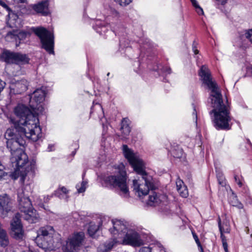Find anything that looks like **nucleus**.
Instances as JSON below:
<instances>
[{
	"instance_id": "6e6552de",
	"label": "nucleus",
	"mask_w": 252,
	"mask_h": 252,
	"mask_svg": "<svg viewBox=\"0 0 252 252\" xmlns=\"http://www.w3.org/2000/svg\"><path fill=\"white\" fill-rule=\"evenodd\" d=\"M53 228L51 226L41 227L38 231L35 241L39 247L45 251L54 249L53 239Z\"/></svg>"
},
{
	"instance_id": "e433bc0d",
	"label": "nucleus",
	"mask_w": 252,
	"mask_h": 252,
	"mask_svg": "<svg viewBox=\"0 0 252 252\" xmlns=\"http://www.w3.org/2000/svg\"><path fill=\"white\" fill-rule=\"evenodd\" d=\"M28 34V32L22 31L18 33V37L19 38H25Z\"/></svg>"
},
{
	"instance_id": "6ab92c4d",
	"label": "nucleus",
	"mask_w": 252,
	"mask_h": 252,
	"mask_svg": "<svg viewBox=\"0 0 252 252\" xmlns=\"http://www.w3.org/2000/svg\"><path fill=\"white\" fill-rule=\"evenodd\" d=\"M48 6L49 2L46 0L34 4L32 6V8L36 12L41 13L43 15L46 16L49 13Z\"/></svg>"
},
{
	"instance_id": "473e14b6",
	"label": "nucleus",
	"mask_w": 252,
	"mask_h": 252,
	"mask_svg": "<svg viewBox=\"0 0 252 252\" xmlns=\"http://www.w3.org/2000/svg\"><path fill=\"white\" fill-rule=\"evenodd\" d=\"M172 154L174 157L180 158L183 156V152L182 149H179L178 152L176 150L173 151Z\"/></svg>"
},
{
	"instance_id": "f704fd0d",
	"label": "nucleus",
	"mask_w": 252,
	"mask_h": 252,
	"mask_svg": "<svg viewBox=\"0 0 252 252\" xmlns=\"http://www.w3.org/2000/svg\"><path fill=\"white\" fill-rule=\"evenodd\" d=\"M60 190L62 191L64 194L67 193V192L68 191L67 189L65 187H63L61 188L60 189L56 191L55 193V195H57V196H58L60 198H61V195L59 194V192Z\"/></svg>"
},
{
	"instance_id": "a18cd8bd",
	"label": "nucleus",
	"mask_w": 252,
	"mask_h": 252,
	"mask_svg": "<svg viewBox=\"0 0 252 252\" xmlns=\"http://www.w3.org/2000/svg\"><path fill=\"white\" fill-rule=\"evenodd\" d=\"M17 3H25L26 2V0H14Z\"/></svg>"
},
{
	"instance_id": "4468645a",
	"label": "nucleus",
	"mask_w": 252,
	"mask_h": 252,
	"mask_svg": "<svg viewBox=\"0 0 252 252\" xmlns=\"http://www.w3.org/2000/svg\"><path fill=\"white\" fill-rule=\"evenodd\" d=\"M17 195L19 209L22 213H26L29 209L32 208L29 196L25 194L24 191L22 189H18Z\"/></svg>"
},
{
	"instance_id": "9b49d317",
	"label": "nucleus",
	"mask_w": 252,
	"mask_h": 252,
	"mask_svg": "<svg viewBox=\"0 0 252 252\" xmlns=\"http://www.w3.org/2000/svg\"><path fill=\"white\" fill-rule=\"evenodd\" d=\"M46 94L45 90L42 88L37 89L31 96L30 105L33 111L37 114H39L37 111H39V113L43 111V108L40 103L44 100Z\"/></svg>"
},
{
	"instance_id": "7ed1b4c3",
	"label": "nucleus",
	"mask_w": 252,
	"mask_h": 252,
	"mask_svg": "<svg viewBox=\"0 0 252 252\" xmlns=\"http://www.w3.org/2000/svg\"><path fill=\"white\" fill-rule=\"evenodd\" d=\"M15 114L19 118L15 129L33 141L41 137V128L37 116L26 105H18L14 109Z\"/></svg>"
},
{
	"instance_id": "72a5a7b5",
	"label": "nucleus",
	"mask_w": 252,
	"mask_h": 252,
	"mask_svg": "<svg viewBox=\"0 0 252 252\" xmlns=\"http://www.w3.org/2000/svg\"><path fill=\"white\" fill-rule=\"evenodd\" d=\"M219 230H220V226H221V227H222L224 230H226L227 229H228V232L227 233H229V231H230V229L228 227V226L227 225L226 223H222L221 224V222H220V219L219 218Z\"/></svg>"
},
{
	"instance_id": "ddd939ff",
	"label": "nucleus",
	"mask_w": 252,
	"mask_h": 252,
	"mask_svg": "<svg viewBox=\"0 0 252 252\" xmlns=\"http://www.w3.org/2000/svg\"><path fill=\"white\" fill-rule=\"evenodd\" d=\"M120 241L124 245H129L133 246H139L142 244V241L139 235L135 230L128 229L122 236H119Z\"/></svg>"
},
{
	"instance_id": "4c0bfd02",
	"label": "nucleus",
	"mask_w": 252,
	"mask_h": 252,
	"mask_svg": "<svg viewBox=\"0 0 252 252\" xmlns=\"http://www.w3.org/2000/svg\"><path fill=\"white\" fill-rule=\"evenodd\" d=\"M192 233L193 237L196 244L197 245V246H200L201 243L199 241L198 236L194 232H192Z\"/></svg>"
},
{
	"instance_id": "c03bdc74",
	"label": "nucleus",
	"mask_w": 252,
	"mask_h": 252,
	"mask_svg": "<svg viewBox=\"0 0 252 252\" xmlns=\"http://www.w3.org/2000/svg\"><path fill=\"white\" fill-rule=\"evenodd\" d=\"M192 50L193 51V52L194 53V54L195 55L197 54L199 52L198 50L196 49V48L195 46L193 47Z\"/></svg>"
},
{
	"instance_id": "c85d7f7f",
	"label": "nucleus",
	"mask_w": 252,
	"mask_h": 252,
	"mask_svg": "<svg viewBox=\"0 0 252 252\" xmlns=\"http://www.w3.org/2000/svg\"><path fill=\"white\" fill-rule=\"evenodd\" d=\"M86 182L85 181L82 182V183L80 184H77L76 185V188L77 189L78 192L79 193H82L85 191L86 189Z\"/></svg>"
},
{
	"instance_id": "7c9ffc66",
	"label": "nucleus",
	"mask_w": 252,
	"mask_h": 252,
	"mask_svg": "<svg viewBox=\"0 0 252 252\" xmlns=\"http://www.w3.org/2000/svg\"><path fill=\"white\" fill-rule=\"evenodd\" d=\"M122 6H126L131 2L132 0H114Z\"/></svg>"
},
{
	"instance_id": "de8ad7c7",
	"label": "nucleus",
	"mask_w": 252,
	"mask_h": 252,
	"mask_svg": "<svg viewBox=\"0 0 252 252\" xmlns=\"http://www.w3.org/2000/svg\"><path fill=\"white\" fill-rule=\"evenodd\" d=\"M198 247L199 248V250L200 251V252H204L203 248H202V247L201 244H200V246H198Z\"/></svg>"
},
{
	"instance_id": "0eeeda50",
	"label": "nucleus",
	"mask_w": 252,
	"mask_h": 252,
	"mask_svg": "<svg viewBox=\"0 0 252 252\" xmlns=\"http://www.w3.org/2000/svg\"><path fill=\"white\" fill-rule=\"evenodd\" d=\"M1 61L8 64H16L19 66L29 63L30 59L26 54L4 49L0 54Z\"/></svg>"
},
{
	"instance_id": "2eb2a0df",
	"label": "nucleus",
	"mask_w": 252,
	"mask_h": 252,
	"mask_svg": "<svg viewBox=\"0 0 252 252\" xmlns=\"http://www.w3.org/2000/svg\"><path fill=\"white\" fill-rule=\"evenodd\" d=\"M0 208L3 217H5L11 209V201L7 194L0 195Z\"/></svg>"
},
{
	"instance_id": "393cba45",
	"label": "nucleus",
	"mask_w": 252,
	"mask_h": 252,
	"mask_svg": "<svg viewBox=\"0 0 252 252\" xmlns=\"http://www.w3.org/2000/svg\"><path fill=\"white\" fill-rule=\"evenodd\" d=\"M228 229H227L226 230H224L221 226H220V238L221 240V242L222 243V246L224 249L225 252H228V245L227 243V240L226 237L223 235V232H228Z\"/></svg>"
},
{
	"instance_id": "58836bf2",
	"label": "nucleus",
	"mask_w": 252,
	"mask_h": 252,
	"mask_svg": "<svg viewBox=\"0 0 252 252\" xmlns=\"http://www.w3.org/2000/svg\"><path fill=\"white\" fill-rule=\"evenodd\" d=\"M193 112H192L193 119L195 121V123L197 124V112H196L195 107L194 106V105H193Z\"/></svg>"
},
{
	"instance_id": "dca6fc26",
	"label": "nucleus",
	"mask_w": 252,
	"mask_h": 252,
	"mask_svg": "<svg viewBox=\"0 0 252 252\" xmlns=\"http://www.w3.org/2000/svg\"><path fill=\"white\" fill-rule=\"evenodd\" d=\"M111 223L113 224V229H110V231L114 235L118 233V235L121 236L124 233V231H126L128 229L126 224L121 220H112Z\"/></svg>"
},
{
	"instance_id": "37998d69",
	"label": "nucleus",
	"mask_w": 252,
	"mask_h": 252,
	"mask_svg": "<svg viewBox=\"0 0 252 252\" xmlns=\"http://www.w3.org/2000/svg\"><path fill=\"white\" fill-rule=\"evenodd\" d=\"M164 71L167 74H170L171 73V69L170 67H166L164 69Z\"/></svg>"
},
{
	"instance_id": "603ef678",
	"label": "nucleus",
	"mask_w": 252,
	"mask_h": 252,
	"mask_svg": "<svg viewBox=\"0 0 252 252\" xmlns=\"http://www.w3.org/2000/svg\"><path fill=\"white\" fill-rule=\"evenodd\" d=\"M109 74H110V73H107V76H109Z\"/></svg>"
},
{
	"instance_id": "b1692460",
	"label": "nucleus",
	"mask_w": 252,
	"mask_h": 252,
	"mask_svg": "<svg viewBox=\"0 0 252 252\" xmlns=\"http://www.w3.org/2000/svg\"><path fill=\"white\" fill-rule=\"evenodd\" d=\"M116 243L117 241L114 239L106 242L104 245L99 246L98 252H109Z\"/></svg>"
},
{
	"instance_id": "8fccbe9b",
	"label": "nucleus",
	"mask_w": 252,
	"mask_h": 252,
	"mask_svg": "<svg viewBox=\"0 0 252 252\" xmlns=\"http://www.w3.org/2000/svg\"><path fill=\"white\" fill-rule=\"evenodd\" d=\"M238 207H239V208H243V205H242V204H239V206H238Z\"/></svg>"
},
{
	"instance_id": "09e8293b",
	"label": "nucleus",
	"mask_w": 252,
	"mask_h": 252,
	"mask_svg": "<svg viewBox=\"0 0 252 252\" xmlns=\"http://www.w3.org/2000/svg\"><path fill=\"white\" fill-rule=\"evenodd\" d=\"M190 0L191 1V3H192V4H195V3L196 2H197V1L196 0Z\"/></svg>"
},
{
	"instance_id": "5701e85b",
	"label": "nucleus",
	"mask_w": 252,
	"mask_h": 252,
	"mask_svg": "<svg viewBox=\"0 0 252 252\" xmlns=\"http://www.w3.org/2000/svg\"><path fill=\"white\" fill-rule=\"evenodd\" d=\"M9 244V236L3 229L0 231V247L5 248Z\"/></svg>"
},
{
	"instance_id": "864d4df0",
	"label": "nucleus",
	"mask_w": 252,
	"mask_h": 252,
	"mask_svg": "<svg viewBox=\"0 0 252 252\" xmlns=\"http://www.w3.org/2000/svg\"><path fill=\"white\" fill-rule=\"evenodd\" d=\"M233 206H236V204H232Z\"/></svg>"
},
{
	"instance_id": "f3484780",
	"label": "nucleus",
	"mask_w": 252,
	"mask_h": 252,
	"mask_svg": "<svg viewBox=\"0 0 252 252\" xmlns=\"http://www.w3.org/2000/svg\"><path fill=\"white\" fill-rule=\"evenodd\" d=\"M7 25L11 28L18 29L22 27L21 20L18 15L13 12L8 14Z\"/></svg>"
},
{
	"instance_id": "4be33fe9",
	"label": "nucleus",
	"mask_w": 252,
	"mask_h": 252,
	"mask_svg": "<svg viewBox=\"0 0 252 252\" xmlns=\"http://www.w3.org/2000/svg\"><path fill=\"white\" fill-rule=\"evenodd\" d=\"M129 120L127 118H124L122 120L121 122V130L122 131L123 134H124V136L125 137L126 136L129 135L131 129L129 126Z\"/></svg>"
},
{
	"instance_id": "9d476101",
	"label": "nucleus",
	"mask_w": 252,
	"mask_h": 252,
	"mask_svg": "<svg viewBox=\"0 0 252 252\" xmlns=\"http://www.w3.org/2000/svg\"><path fill=\"white\" fill-rule=\"evenodd\" d=\"M33 32L40 40L42 48L49 54H54V36L52 32L43 27L33 28Z\"/></svg>"
},
{
	"instance_id": "f03ea898",
	"label": "nucleus",
	"mask_w": 252,
	"mask_h": 252,
	"mask_svg": "<svg viewBox=\"0 0 252 252\" xmlns=\"http://www.w3.org/2000/svg\"><path fill=\"white\" fill-rule=\"evenodd\" d=\"M123 151L125 157L132 166L134 170L142 176V181L133 180V190L139 197L146 195L149 192L150 189H152L153 188V184L152 182V177L145 171L144 163L137 154L129 149L126 145L123 146Z\"/></svg>"
},
{
	"instance_id": "49530a36",
	"label": "nucleus",
	"mask_w": 252,
	"mask_h": 252,
	"mask_svg": "<svg viewBox=\"0 0 252 252\" xmlns=\"http://www.w3.org/2000/svg\"><path fill=\"white\" fill-rule=\"evenodd\" d=\"M0 4L4 7L6 8L7 9V10H9V8L7 6V5L4 3V2H0Z\"/></svg>"
},
{
	"instance_id": "3c124183",
	"label": "nucleus",
	"mask_w": 252,
	"mask_h": 252,
	"mask_svg": "<svg viewBox=\"0 0 252 252\" xmlns=\"http://www.w3.org/2000/svg\"><path fill=\"white\" fill-rule=\"evenodd\" d=\"M101 32H102V31H100H100H97V32H100V33H101Z\"/></svg>"
},
{
	"instance_id": "ea45409f",
	"label": "nucleus",
	"mask_w": 252,
	"mask_h": 252,
	"mask_svg": "<svg viewBox=\"0 0 252 252\" xmlns=\"http://www.w3.org/2000/svg\"><path fill=\"white\" fill-rule=\"evenodd\" d=\"M247 72L248 74L252 75V65H250L247 67Z\"/></svg>"
},
{
	"instance_id": "a878e982",
	"label": "nucleus",
	"mask_w": 252,
	"mask_h": 252,
	"mask_svg": "<svg viewBox=\"0 0 252 252\" xmlns=\"http://www.w3.org/2000/svg\"><path fill=\"white\" fill-rule=\"evenodd\" d=\"M18 37V31L17 30H13L8 32L5 36V40L8 42H10L13 40H16Z\"/></svg>"
},
{
	"instance_id": "2f4dec72",
	"label": "nucleus",
	"mask_w": 252,
	"mask_h": 252,
	"mask_svg": "<svg viewBox=\"0 0 252 252\" xmlns=\"http://www.w3.org/2000/svg\"><path fill=\"white\" fill-rule=\"evenodd\" d=\"M193 6L195 8V10L196 12L199 15H203L204 12L203 10V9L199 6V5L198 4L197 1L195 3V4H192Z\"/></svg>"
},
{
	"instance_id": "a19ab883",
	"label": "nucleus",
	"mask_w": 252,
	"mask_h": 252,
	"mask_svg": "<svg viewBox=\"0 0 252 252\" xmlns=\"http://www.w3.org/2000/svg\"><path fill=\"white\" fill-rule=\"evenodd\" d=\"M5 86V83L0 79V92L4 89Z\"/></svg>"
},
{
	"instance_id": "aec40b11",
	"label": "nucleus",
	"mask_w": 252,
	"mask_h": 252,
	"mask_svg": "<svg viewBox=\"0 0 252 252\" xmlns=\"http://www.w3.org/2000/svg\"><path fill=\"white\" fill-rule=\"evenodd\" d=\"M165 196L160 194H158L154 191H152L149 196L147 203L149 206H156L160 204Z\"/></svg>"
},
{
	"instance_id": "79ce46f5",
	"label": "nucleus",
	"mask_w": 252,
	"mask_h": 252,
	"mask_svg": "<svg viewBox=\"0 0 252 252\" xmlns=\"http://www.w3.org/2000/svg\"><path fill=\"white\" fill-rule=\"evenodd\" d=\"M140 252H151V250L148 248H144L140 250Z\"/></svg>"
},
{
	"instance_id": "f257e3e1",
	"label": "nucleus",
	"mask_w": 252,
	"mask_h": 252,
	"mask_svg": "<svg viewBox=\"0 0 252 252\" xmlns=\"http://www.w3.org/2000/svg\"><path fill=\"white\" fill-rule=\"evenodd\" d=\"M199 75L203 83L211 91L209 98L213 109L210 112V114H213L212 121L214 127L217 130H229L231 127L229 106L223 103L218 85L213 80L211 72L206 66H202Z\"/></svg>"
},
{
	"instance_id": "20e7f679",
	"label": "nucleus",
	"mask_w": 252,
	"mask_h": 252,
	"mask_svg": "<svg viewBox=\"0 0 252 252\" xmlns=\"http://www.w3.org/2000/svg\"><path fill=\"white\" fill-rule=\"evenodd\" d=\"M118 174L111 175L104 179L106 186L113 187L120 190V193L124 197L129 196V189L126 184V173L125 167L123 163L118 166Z\"/></svg>"
},
{
	"instance_id": "412c9836",
	"label": "nucleus",
	"mask_w": 252,
	"mask_h": 252,
	"mask_svg": "<svg viewBox=\"0 0 252 252\" xmlns=\"http://www.w3.org/2000/svg\"><path fill=\"white\" fill-rule=\"evenodd\" d=\"M176 187L179 193L182 197L186 198L188 196V189L182 180H179L176 182Z\"/></svg>"
},
{
	"instance_id": "c9c22d12",
	"label": "nucleus",
	"mask_w": 252,
	"mask_h": 252,
	"mask_svg": "<svg viewBox=\"0 0 252 252\" xmlns=\"http://www.w3.org/2000/svg\"><path fill=\"white\" fill-rule=\"evenodd\" d=\"M246 37L252 43V29L250 30L245 34Z\"/></svg>"
},
{
	"instance_id": "1a4fd4ad",
	"label": "nucleus",
	"mask_w": 252,
	"mask_h": 252,
	"mask_svg": "<svg viewBox=\"0 0 252 252\" xmlns=\"http://www.w3.org/2000/svg\"><path fill=\"white\" fill-rule=\"evenodd\" d=\"M14 132L11 129H7L5 134V137L6 141L7 148L9 149L11 155L13 152H15L18 150H22L20 147H24L26 144L24 138H28L24 135L22 133L16 131ZM29 139H30L29 138Z\"/></svg>"
},
{
	"instance_id": "f8f14e48",
	"label": "nucleus",
	"mask_w": 252,
	"mask_h": 252,
	"mask_svg": "<svg viewBox=\"0 0 252 252\" xmlns=\"http://www.w3.org/2000/svg\"><path fill=\"white\" fill-rule=\"evenodd\" d=\"M85 234L83 232L74 233L66 241L67 252H75L83 245Z\"/></svg>"
},
{
	"instance_id": "a211bd4d",
	"label": "nucleus",
	"mask_w": 252,
	"mask_h": 252,
	"mask_svg": "<svg viewBox=\"0 0 252 252\" xmlns=\"http://www.w3.org/2000/svg\"><path fill=\"white\" fill-rule=\"evenodd\" d=\"M28 85V81L26 80L22 79L17 81L15 84L12 85L10 89L13 90L14 93L20 94L27 90Z\"/></svg>"
},
{
	"instance_id": "bb28decb",
	"label": "nucleus",
	"mask_w": 252,
	"mask_h": 252,
	"mask_svg": "<svg viewBox=\"0 0 252 252\" xmlns=\"http://www.w3.org/2000/svg\"><path fill=\"white\" fill-rule=\"evenodd\" d=\"M98 229V225L91 222L88 229V233L91 236H93L95 232L97 231Z\"/></svg>"
},
{
	"instance_id": "39448f33",
	"label": "nucleus",
	"mask_w": 252,
	"mask_h": 252,
	"mask_svg": "<svg viewBox=\"0 0 252 252\" xmlns=\"http://www.w3.org/2000/svg\"><path fill=\"white\" fill-rule=\"evenodd\" d=\"M23 213L21 215L19 213L16 214L11 222V235L16 239H22L24 234L20 220L21 217L30 223H36L39 220L38 214L33 208Z\"/></svg>"
},
{
	"instance_id": "cd10ccee",
	"label": "nucleus",
	"mask_w": 252,
	"mask_h": 252,
	"mask_svg": "<svg viewBox=\"0 0 252 252\" xmlns=\"http://www.w3.org/2000/svg\"><path fill=\"white\" fill-rule=\"evenodd\" d=\"M217 177L219 184L222 187L226 185L225 178L223 174L220 172H218L217 173Z\"/></svg>"
},
{
	"instance_id": "c756f323",
	"label": "nucleus",
	"mask_w": 252,
	"mask_h": 252,
	"mask_svg": "<svg viewBox=\"0 0 252 252\" xmlns=\"http://www.w3.org/2000/svg\"><path fill=\"white\" fill-rule=\"evenodd\" d=\"M234 179L236 183L238 184L239 187H242L243 186L244 178L242 176L239 177L237 175H235Z\"/></svg>"
},
{
	"instance_id": "423d86ee",
	"label": "nucleus",
	"mask_w": 252,
	"mask_h": 252,
	"mask_svg": "<svg viewBox=\"0 0 252 252\" xmlns=\"http://www.w3.org/2000/svg\"><path fill=\"white\" fill-rule=\"evenodd\" d=\"M11 161L13 166L16 167L17 170L20 171L22 175L20 180L23 183L25 180V174L31 170L32 166H29V159L27 155L23 150H18L13 152L11 155Z\"/></svg>"
}]
</instances>
